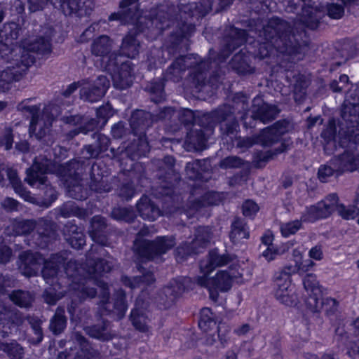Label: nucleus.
<instances>
[{"label": "nucleus", "instance_id": "obj_40", "mask_svg": "<svg viewBox=\"0 0 359 359\" xmlns=\"http://www.w3.org/2000/svg\"><path fill=\"white\" fill-rule=\"evenodd\" d=\"M259 210V206L251 200L246 201L243 205V213L246 217L255 215Z\"/></svg>", "mask_w": 359, "mask_h": 359}, {"label": "nucleus", "instance_id": "obj_54", "mask_svg": "<svg viewBox=\"0 0 359 359\" xmlns=\"http://www.w3.org/2000/svg\"><path fill=\"white\" fill-rule=\"evenodd\" d=\"M251 330L250 325L248 323H244L241 326L236 328L233 331L234 334L237 336H244Z\"/></svg>", "mask_w": 359, "mask_h": 359}, {"label": "nucleus", "instance_id": "obj_3", "mask_svg": "<svg viewBox=\"0 0 359 359\" xmlns=\"http://www.w3.org/2000/svg\"><path fill=\"white\" fill-rule=\"evenodd\" d=\"M276 299L283 304L298 310L312 313L323 311L327 316L334 315L338 309V301L332 297H323V293H275Z\"/></svg>", "mask_w": 359, "mask_h": 359}, {"label": "nucleus", "instance_id": "obj_42", "mask_svg": "<svg viewBox=\"0 0 359 359\" xmlns=\"http://www.w3.org/2000/svg\"><path fill=\"white\" fill-rule=\"evenodd\" d=\"M35 227V223L32 220H25L20 222L17 224L18 234L28 233Z\"/></svg>", "mask_w": 359, "mask_h": 359}, {"label": "nucleus", "instance_id": "obj_62", "mask_svg": "<svg viewBox=\"0 0 359 359\" xmlns=\"http://www.w3.org/2000/svg\"><path fill=\"white\" fill-rule=\"evenodd\" d=\"M77 88L78 83H72L64 91L63 95L65 97L69 96L72 93H74L77 89Z\"/></svg>", "mask_w": 359, "mask_h": 359}, {"label": "nucleus", "instance_id": "obj_37", "mask_svg": "<svg viewBox=\"0 0 359 359\" xmlns=\"http://www.w3.org/2000/svg\"><path fill=\"white\" fill-rule=\"evenodd\" d=\"M279 27L278 26L277 27H272V26L270 25L269 26H268L267 27L264 28V36L265 38L269 40V39H271V40H273L274 41V45L276 46V48H279L278 46H279V42L280 41H282V37L280 36H274L273 34H278V31H279Z\"/></svg>", "mask_w": 359, "mask_h": 359}, {"label": "nucleus", "instance_id": "obj_64", "mask_svg": "<svg viewBox=\"0 0 359 359\" xmlns=\"http://www.w3.org/2000/svg\"><path fill=\"white\" fill-rule=\"evenodd\" d=\"M220 293H209V297L211 301L216 305H221V302H219Z\"/></svg>", "mask_w": 359, "mask_h": 359}, {"label": "nucleus", "instance_id": "obj_10", "mask_svg": "<svg viewBox=\"0 0 359 359\" xmlns=\"http://www.w3.org/2000/svg\"><path fill=\"white\" fill-rule=\"evenodd\" d=\"M81 97L91 102L100 100L109 87V81L105 76H99L93 85L82 83Z\"/></svg>", "mask_w": 359, "mask_h": 359}, {"label": "nucleus", "instance_id": "obj_8", "mask_svg": "<svg viewBox=\"0 0 359 359\" xmlns=\"http://www.w3.org/2000/svg\"><path fill=\"white\" fill-rule=\"evenodd\" d=\"M337 201L338 197L336 194H332L328 195L316 204L307 207L302 213L301 220L304 222H313L330 217L335 210Z\"/></svg>", "mask_w": 359, "mask_h": 359}, {"label": "nucleus", "instance_id": "obj_50", "mask_svg": "<svg viewBox=\"0 0 359 359\" xmlns=\"http://www.w3.org/2000/svg\"><path fill=\"white\" fill-rule=\"evenodd\" d=\"M128 210L126 208H116L112 211V216L118 220H128L127 214Z\"/></svg>", "mask_w": 359, "mask_h": 359}, {"label": "nucleus", "instance_id": "obj_21", "mask_svg": "<svg viewBox=\"0 0 359 359\" xmlns=\"http://www.w3.org/2000/svg\"><path fill=\"white\" fill-rule=\"evenodd\" d=\"M27 320L30 325L34 334V337L29 339L31 343L34 345L40 344L44 337L41 327L42 320L35 316H27Z\"/></svg>", "mask_w": 359, "mask_h": 359}, {"label": "nucleus", "instance_id": "obj_55", "mask_svg": "<svg viewBox=\"0 0 359 359\" xmlns=\"http://www.w3.org/2000/svg\"><path fill=\"white\" fill-rule=\"evenodd\" d=\"M56 359H76L72 348L59 353Z\"/></svg>", "mask_w": 359, "mask_h": 359}, {"label": "nucleus", "instance_id": "obj_45", "mask_svg": "<svg viewBox=\"0 0 359 359\" xmlns=\"http://www.w3.org/2000/svg\"><path fill=\"white\" fill-rule=\"evenodd\" d=\"M69 244L72 248L79 249L85 245V238L82 233H76L69 238Z\"/></svg>", "mask_w": 359, "mask_h": 359}, {"label": "nucleus", "instance_id": "obj_30", "mask_svg": "<svg viewBox=\"0 0 359 359\" xmlns=\"http://www.w3.org/2000/svg\"><path fill=\"white\" fill-rule=\"evenodd\" d=\"M335 210L344 219L349 220L355 219L359 215V208L355 205L345 206L339 203L337 201V205L335 206Z\"/></svg>", "mask_w": 359, "mask_h": 359}, {"label": "nucleus", "instance_id": "obj_53", "mask_svg": "<svg viewBox=\"0 0 359 359\" xmlns=\"http://www.w3.org/2000/svg\"><path fill=\"white\" fill-rule=\"evenodd\" d=\"M2 206L8 210H14L18 208V202L13 198H7L2 202Z\"/></svg>", "mask_w": 359, "mask_h": 359}, {"label": "nucleus", "instance_id": "obj_7", "mask_svg": "<svg viewBox=\"0 0 359 359\" xmlns=\"http://www.w3.org/2000/svg\"><path fill=\"white\" fill-rule=\"evenodd\" d=\"M111 293H81V297L100 298L97 304V315L103 316H116L118 320H121L126 316L128 309L127 293H114V302H110Z\"/></svg>", "mask_w": 359, "mask_h": 359}, {"label": "nucleus", "instance_id": "obj_23", "mask_svg": "<svg viewBox=\"0 0 359 359\" xmlns=\"http://www.w3.org/2000/svg\"><path fill=\"white\" fill-rule=\"evenodd\" d=\"M340 167L343 170L353 171L359 170V156L347 151L339 159Z\"/></svg>", "mask_w": 359, "mask_h": 359}, {"label": "nucleus", "instance_id": "obj_60", "mask_svg": "<svg viewBox=\"0 0 359 359\" xmlns=\"http://www.w3.org/2000/svg\"><path fill=\"white\" fill-rule=\"evenodd\" d=\"M129 14H121L120 13H112L109 17V20H120L121 22H126L127 18L128 17Z\"/></svg>", "mask_w": 359, "mask_h": 359}, {"label": "nucleus", "instance_id": "obj_11", "mask_svg": "<svg viewBox=\"0 0 359 359\" xmlns=\"http://www.w3.org/2000/svg\"><path fill=\"white\" fill-rule=\"evenodd\" d=\"M143 23H145L148 32H151L154 35L161 34L163 29L170 26V20L164 13H159L158 15L151 19H146V17L139 16L137 19L136 26L140 32H145L142 27Z\"/></svg>", "mask_w": 359, "mask_h": 359}, {"label": "nucleus", "instance_id": "obj_46", "mask_svg": "<svg viewBox=\"0 0 359 359\" xmlns=\"http://www.w3.org/2000/svg\"><path fill=\"white\" fill-rule=\"evenodd\" d=\"M48 0H27L29 9L32 12H36L43 8Z\"/></svg>", "mask_w": 359, "mask_h": 359}, {"label": "nucleus", "instance_id": "obj_51", "mask_svg": "<svg viewBox=\"0 0 359 359\" xmlns=\"http://www.w3.org/2000/svg\"><path fill=\"white\" fill-rule=\"evenodd\" d=\"M6 174L7 175V177L8 180H10V182L12 184L13 187H16L19 184V179L18 177L17 172L13 169H6Z\"/></svg>", "mask_w": 359, "mask_h": 359}, {"label": "nucleus", "instance_id": "obj_18", "mask_svg": "<svg viewBox=\"0 0 359 359\" xmlns=\"http://www.w3.org/2000/svg\"><path fill=\"white\" fill-rule=\"evenodd\" d=\"M292 273H294L293 271H290L288 267L276 273L273 284L277 290L285 292L294 288L291 279Z\"/></svg>", "mask_w": 359, "mask_h": 359}, {"label": "nucleus", "instance_id": "obj_9", "mask_svg": "<svg viewBox=\"0 0 359 359\" xmlns=\"http://www.w3.org/2000/svg\"><path fill=\"white\" fill-rule=\"evenodd\" d=\"M55 165L47 158L39 162V159H36L31 168L27 171L26 181L32 187H38L44 184L46 181L45 173L54 172Z\"/></svg>", "mask_w": 359, "mask_h": 359}, {"label": "nucleus", "instance_id": "obj_15", "mask_svg": "<svg viewBox=\"0 0 359 359\" xmlns=\"http://www.w3.org/2000/svg\"><path fill=\"white\" fill-rule=\"evenodd\" d=\"M216 314L208 307H203L200 310L198 318V327L203 332L213 330L218 325Z\"/></svg>", "mask_w": 359, "mask_h": 359}, {"label": "nucleus", "instance_id": "obj_1", "mask_svg": "<svg viewBox=\"0 0 359 359\" xmlns=\"http://www.w3.org/2000/svg\"><path fill=\"white\" fill-rule=\"evenodd\" d=\"M113 42L109 36L102 35L95 39L91 44L93 55L100 57L101 67L110 73L116 88L129 87L133 81V68L129 60L123 56L111 53Z\"/></svg>", "mask_w": 359, "mask_h": 359}, {"label": "nucleus", "instance_id": "obj_14", "mask_svg": "<svg viewBox=\"0 0 359 359\" xmlns=\"http://www.w3.org/2000/svg\"><path fill=\"white\" fill-rule=\"evenodd\" d=\"M41 259H38L36 255L29 252H25L20 255L19 269L21 273L27 277L35 275L40 269Z\"/></svg>", "mask_w": 359, "mask_h": 359}, {"label": "nucleus", "instance_id": "obj_63", "mask_svg": "<svg viewBox=\"0 0 359 359\" xmlns=\"http://www.w3.org/2000/svg\"><path fill=\"white\" fill-rule=\"evenodd\" d=\"M208 201L206 202L208 205H216L217 201L216 198L218 197V195L217 194L210 193L208 195Z\"/></svg>", "mask_w": 359, "mask_h": 359}, {"label": "nucleus", "instance_id": "obj_58", "mask_svg": "<svg viewBox=\"0 0 359 359\" xmlns=\"http://www.w3.org/2000/svg\"><path fill=\"white\" fill-rule=\"evenodd\" d=\"M12 135L10 131H8L5 137L1 140L2 144L5 146L6 150L10 149L12 147Z\"/></svg>", "mask_w": 359, "mask_h": 359}, {"label": "nucleus", "instance_id": "obj_34", "mask_svg": "<svg viewBox=\"0 0 359 359\" xmlns=\"http://www.w3.org/2000/svg\"><path fill=\"white\" fill-rule=\"evenodd\" d=\"M104 219L100 216H95L93 218L91 222V230L90 231V236L96 242H101L99 238V232L105 227Z\"/></svg>", "mask_w": 359, "mask_h": 359}, {"label": "nucleus", "instance_id": "obj_29", "mask_svg": "<svg viewBox=\"0 0 359 359\" xmlns=\"http://www.w3.org/2000/svg\"><path fill=\"white\" fill-rule=\"evenodd\" d=\"M76 359H92L91 346L87 339L81 336L79 348H72Z\"/></svg>", "mask_w": 359, "mask_h": 359}, {"label": "nucleus", "instance_id": "obj_27", "mask_svg": "<svg viewBox=\"0 0 359 359\" xmlns=\"http://www.w3.org/2000/svg\"><path fill=\"white\" fill-rule=\"evenodd\" d=\"M278 113V111L275 106L264 103L256 111L255 118L260 119L263 123H266L273 119Z\"/></svg>", "mask_w": 359, "mask_h": 359}, {"label": "nucleus", "instance_id": "obj_44", "mask_svg": "<svg viewBox=\"0 0 359 359\" xmlns=\"http://www.w3.org/2000/svg\"><path fill=\"white\" fill-rule=\"evenodd\" d=\"M58 266H50V262H46L42 270L43 277L48 281L49 278L57 274Z\"/></svg>", "mask_w": 359, "mask_h": 359}, {"label": "nucleus", "instance_id": "obj_13", "mask_svg": "<svg viewBox=\"0 0 359 359\" xmlns=\"http://www.w3.org/2000/svg\"><path fill=\"white\" fill-rule=\"evenodd\" d=\"M284 133L283 130L278 128V124L264 130L260 135L258 137L255 142L260 143L262 145L268 146L273 143L277 142L279 137ZM255 143V141L250 138H248L243 140V144H241V147H251Z\"/></svg>", "mask_w": 359, "mask_h": 359}, {"label": "nucleus", "instance_id": "obj_22", "mask_svg": "<svg viewBox=\"0 0 359 359\" xmlns=\"http://www.w3.org/2000/svg\"><path fill=\"white\" fill-rule=\"evenodd\" d=\"M292 256L295 262L294 266H287L290 271L297 273L299 271H306L309 269L312 268L314 265L313 262L311 260H302V251L299 249H294L293 250Z\"/></svg>", "mask_w": 359, "mask_h": 359}, {"label": "nucleus", "instance_id": "obj_39", "mask_svg": "<svg viewBox=\"0 0 359 359\" xmlns=\"http://www.w3.org/2000/svg\"><path fill=\"white\" fill-rule=\"evenodd\" d=\"M327 14L334 19L341 18L344 13V8L342 4H331L327 6Z\"/></svg>", "mask_w": 359, "mask_h": 359}, {"label": "nucleus", "instance_id": "obj_32", "mask_svg": "<svg viewBox=\"0 0 359 359\" xmlns=\"http://www.w3.org/2000/svg\"><path fill=\"white\" fill-rule=\"evenodd\" d=\"M111 269V261L109 259H101L95 263L91 269H89V273L93 275V278H96L97 276H100L102 273L109 272Z\"/></svg>", "mask_w": 359, "mask_h": 359}, {"label": "nucleus", "instance_id": "obj_41", "mask_svg": "<svg viewBox=\"0 0 359 359\" xmlns=\"http://www.w3.org/2000/svg\"><path fill=\"white\" fill-rule=\"evenodd\" d=\"M44 302L50 305H55L59 300L65 297L68 293H42ZM74 294L75 293H73Z\"/></svg>", "mask_w": 359, "mask_h": 359}, {"label": "nucleus", "instance_id": "obj_5", "mask_svg": "<svg viewBox=\"0 0 359 359\" xmlns=\"http://www.w3.org/2000/svg\"><path fill=\"white\" fill-rule=\"evenodd\" d=\"M29 100L22 102L18 104V109L32 115L29 127L30 135H34L39 140H43L46 143L49 144L53 140L52 135L50 134V127L54 117L58 114V110L53 104H48L44 108L42 116L39 117L36 115L39 108L36 106L29 105Z\"/></svg>", "mask_w": 359, "mask_h": 359}, {"label": "nucleus", "instance_id": "obj_57", "mask_svg": "<svg viewBox=\"0 0 359 359\" xmlns=\"http://www.w3.org/2000/svg\"><path fill=\"white\" fill-rule=\"evenodd\" d=\"M122 280L126 285L128 286L131 289L135 288L136 285L140 283L138 278H135L131 280L128 277H124Z\"/></svg>", "mask_w": 359, "mask_h": 359}, {"label": "nucleus", "instance_id": "obj_26", "mask_svg": "<svg viewBox=\"0 0 359 359\" xmlns=\"http://www.w3.org/2000/svg\"><path fill=\"white\" fill-rule=\"evenodd\" d=\"M0 349L6 353L11 359H22L23 358V348L17 342L1 343Z\"/></svg>", "mask_w": 359, "mask_h": 359}, {"label": "nucleus", "instance_id": "obj_38", "mask_svg": "<svg viewBox=\"0 0 359 359\" xmlns=\"http://www.w3.org/2000/svg\"><path fill=\"white\" fill-rule=\"evenodd\" d=\"M303 284L304 289L308 292H313L314 290L320 289L319 283L316 277L313 274L307 275L303 280Z\"/></svg>", "mask_w": 359, "mask_h": 359}, {"label": "nucleus", "instance_id": "obj_4", "mask_svg": "<svg viewBox=\"0 0 359 359\" xmlns=\"http://www.w3.org/2000/svg\"><path fill=\"white\" fill-rule=\"evenodd\" d=\"M229 262L228 257L219 255L216 250L210 252L208 259L201 263V271L203 276L198 279L197 283L205 285L207 288L215 290H229L231 286L238 283V278L241 273L231 270V272L219 271L212 280H207L206 276L216 267L223 266Z\"/></svg>", "mask_w": 359, "mask_h": 359}, {"label": "nucleus", "instance_id": "obj_17", "mask_svg": "<svg viewBox=\"0 0 359 359\" xmlns=\"http://www.w3.org/2000/svg\"><path fill=\"white\" fill-rule=\"evenodd\" d=\"M138 212L144 219L155 220L161 215V211L147 196H143L137 204Z\"/></svg>", "mask_w": 359, "mask_h": 359}, {"label": "nucleus", "instance_id": "obj_36", "mask_svg": "<svg viewBox=\"0 0 359 359\" xmlns=\"http://www.w3.org/2000/svg\"><path fill=\"white\" fill-rule=\"evenodd\" d=\"M194 284V283H192L189 278H180L172 281L171 283V289L173 292H176L177 290H193L194 287L192 285Z\"/></svg>", "mask_w": 359, "mask_h": 359}, {"label": "nucleus", "instance_id": "obj_2", "mask_svg": "<svg viewBox=\"0 0 359 359\" xmlns=\"http://www.w3.org/2000/svg\"><path fill=\"white\" fill-rule=\"evenodd\" d=\"M184 293H139L135 302L134 307L129 315V320L134 329L141 333L150 330L149 306L146 297L154 299L156 307L159 310H168L172 307Z\"/></svg>", "mask_w": 359, "mask_h": 359}, {"label": "nucleus", "instance_id": "obj_20", "mask_svg": "<svg viewBox=\"0 0 359 359\" xmlns=\"http://www.w3.org/2000/svg\"><path fill=\"white\" fill-rule=\"evenodd\" d=\"M67 326V318L65 315V311L57 308L55 313L50 321V330L55 334H61Z\"/></svg>", "mask_w": 359, "mask_h": 359}, {"label": "nucleus", "instance_id": "obj_19", "mask_svg": "<svg viewBox=\"0 0 359 359\" xmlns=\"http://www.w3.org/2000/svg\"><path fill=\"white\" fill-rule=\"evenodd\" d=\"M90 5V0H60V7L65 15L82 11L86 13Z\"/></svg>", "mask_w": 359, "mask_h": 359}, {"label": "nucleus", "instance_id": "obj_31", "mask_svg": "<svg viewBox=\"0 0 359 359\" xmlns=\"http://www.w3.org/2000/svg\"><path fill=\"white\" fill-rule=\"evenodd\" d=\"M24 47L28 51L37 52L43 55L50 52V41L45 39H40L37 41L27 46L25 44Z\"/></svg>", "mask_w": 359, "mask_h": 359}, {"label": "nucleus", "instance_id": "obj_12", "mask_svg": "<svg viewBox=\"0 0 359 359\" xmlns=\"http://www.w3.org/2000/svg\"><path fill=\"white\" fill-rule=\"evenodd\" d=\"M175 243L171 238H158L152 242H146V250L142 255L148 259H154V255L165 253L172 248Z\"/></svg>", "mask_w": 359, "mask_h": 359}, {"label": "nucleus", "instance_id": "obj_25", "mask_svg": "<svg viewBox=\"0 0 359 359\" xmlns=\"http://www.w3.org/2000/svg\"><path fill=\"white\" fill-rule=\"evenodd\" d=\"M217 338L222 348L226 346L231 339V326L229 323L219 320L217 326Z\"/></svg>", "mask_w": 359, "mask_h": 359}, {"label": "nucleus", "instance_id": "obj_6", "mask_svg": "<svg viewBox=\"0 0 359 359\" xmlns=\"http://www.w3.org/2000/svg\"><path fill=\"white\" fill-rule=\"evenodd\" d=\"M36 293H0L8 294L13 303L20 308L29 309L32 307V302ZM25 321L24 316L20 313H6L0 311V334L2 337H8L9 334H16L20 330V327Z\"/></svg>", "mask_w": 359, "mask_h": 359}, {"label": "nucleus", "instance_id": "obj_61", "mask_svg": "<svg viewBox=\"0 0 359 359\" xmlns=\"http://www.w3.org/2000/svg\"><path fill=\"white\" fill-rule=\"evenodd\" d=\"M262 243L267 246H272L273 236L271 233H265L262 238Z\"/></svg>", "mask_w": 359, "mask_h": 359}, {"label": "nucleus", "instance_id": "obj_35", "mask_svg": "<svg viewBox=\"0 0 359 359\" xmlns=\"http://www.w3.org/2000/svg\"><path fill=\"white\" fill-rule=\"evenodd\" d=\"M302 226V222L299 220H294L290 222L282 224L280 226L281 233L283 236L287 237L295 233Z\"/></svg>", "mask_w": 359, "mask_h": 359}, {"label": "nucleus", "instance_id": "obj_24", "mask_svg": "<svg viewBox=\"0 0 359 359\" xmlns=\"http://www.w3.org/2000/svg\"><path fill=\"white\" fill-rule=\"evenodd\" d=\"M140 44L130 34L123 39L121 50L128 57L133 58L139 53Z\"/></svg>", "mask_w": 359, "mask_h": 359}, {"label": "nucleus", "instance_id": "obj_43", "mask_svg": "<svg viewBox=\"0 0 359 359\" xmlns=\"http://www.w3.org/2000/svg\"><path fill=\"white\" fill-rule=\"evenodd\" d=\"M285 251V249H276L273 246H268L267 248L263 251L262 255L267 261L273 260L278 255L282 254Z\"/></svg>", "mask_w": 359, "mask_h": 359}, {"label": "nucleus", "instance_id": "obj_52", "mask_svg": "<svg viewBox=\"0 0 359 359\" xmlns=\"http://www.w3.org/2000/svg\"><path fill=\"white\" fill-rule=\"evenodd\" d=\"M11 256V250L6 245L0 248V262L4 263L9 260Z\"/></svg>", "mask_w": 359, "mask_h": 359}, {"label": "nucleus", "instance_id": "obj_16", "mask_svg": "<svg viewBox=\"0 0 359 359\" xmlns=\"http://www.w3.org/2000/svg\"><path fill=\"white\" fill-rule=\"evenodd\" d=\"M109 322L106 319H102L100 323L93 324L86 327V333L92 338L102 341H108L112 339V336L107 329Z\"/></svg>", "mask_w": 359, "mask_h": 359}, {"label": "nucleus", "instance_id": "obj_48", "mask_svg": "<svg viewBox=\"0 0 359 359\" xmlns=\"http://www.w3.org/2000/svg\"><path fill=\"white\" fill-rule=\"evenodd\" d=\"M334 170L327 165H321L318 170V177L322 182H325L326 178L332 175Z\"/></svg>", "mask_w": 359, "mask_h": 359}, {"label": "nucleus", "instance_id": "obj_33", "mask_svg": "<svg viewBox=\"0 0 359 359\" xmlns=\"http://www.w3.org/2000/svg\"><path fill=\"white\" fill-rule=\"evenodd\" d=\"M211 238V231L208 227H199L197 229L196 235L193 241V246L201 245L203 247L207 243L210 242Z\"/></svg>", "mask_w": 359, "mask_h": 359}, {"label": "nucleus", "instance_id": "obj_47", "mask_svg": "<svg viewBox=\"0 0 359 359\" xmlns=\"http://www.w3.org/2000/svg\"><path fill=\"white\" fill-rule=\"evenodd\" d=\"M241 164V160L235 156H231L224 158L221 162V166L223 168H233L239 166Z\"/></svg>", "mask_w": 359, "mask_h": 359}, {"label": "nucleus", "instance_id": "obj_59", "mask_svg": "<svg viewBox=\"0 0 359 359\" xmlns=\"http://www.w3.org/2000/svg\"><path fill=\"white\" fill-rule=\"evenodd\" d=\"M271 49H269V46L266 43L261 44L259 49V53L258 55L261 58H264L269 55V53L271 52Z\"/></svg>", "mask_w": 359, "mask_h": 359}, {"label": "nucleus", "instance_id": "obj_56", "mask_svg": "<svg viewBox=\"0 0 359 359\" xmlns=\"http://www.w3.org/2000/svg\"><path fill=\"white\" fill-rule=\"evenodd\" d=\"M112 135L114 137L119 138L122 136L123 133V126L122 123H119L118 124L114 125L111 129Z\"/></svg>", "mask_w": 359, "mask_h": 359}, {"label": "nucleus", "instance_id": "obj_28", "mask_svg": "<svg viewBox=\"0 0 359 359\" xmlns=\"http://www.w3.org/2000/svg\"><path fill=\"white\" fill-rule=\"evenodd\" d=\"M249 236V232L243 223L240 220H236L232 224V229L230 233V238L233 242H238L242 239L248 238Z\"/></svg>", "mask_w": 359, "mask_h": 359}, {"label": "nucleus", "instance_id": "obj_49", "mask_svg": "<svg viewBox=\"0 0 359 359\" xmlns=\"http://www.w3.org/2000/svg\"><path fill=\"white\" fill-rule=\"evenodd\" d=\"M309 257L316 261H320L323 257V250L320 246H314L309 252Z\"/></svg>", "mask_w": 359, "mask_h": 359}]
</instances>
